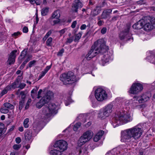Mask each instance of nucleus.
I'll return each mask as SVG.
<instances>
[{
    "label": "nucleus",
    "instance_id": "1",
    "mask_svg": "<svg viewBox=\"0 0 155 155\" xmlns=\"http://www.w3.org/2000/svg\"><path fill=\"white\" fill-rule=\"evenodd\" d=\"M141 128L135 126L123 131L121 132V142H134L139 139L142 134Z\"/></svg>",
    "mask_w": 155,
    "mask_h": 155
},
{
    "label": "nucleus",
    "instance_id": "2",
    "mask_svg": "<svg viewBox=\"0 0 155 155\" xmlns=\"http://www.w3.org/2000/svg\"><path fill=\"white\" fill-rule=\"evenodd\" d=\"M108 47L106 46L103 39H100L94 42L91 49L85 56L87 60H90L98 53H104L108 50Z\"/></svg>",
    "mask_w": 155,
    "mask_h": 155
},
{
    "label": "nucleus",
    "instance_id": "3",
    "mask_svg": "<svg viewBox=\"0 0 155 155\" xmlns=\"http://www.w3.org/2000/svg\"><path fill=\"white\" fill-rule=\"evenodd\" d=\"M132 120V117L128 114H120L115 116L112 120L113 123L116 124L115 127L119 125L125 124L131 121Z\"/></svg>",
    "mask_w": 155,
    "mask_h": 155
},
{
    "label": "nucleus",
    "instance_id": "4",
    "mask_svg": "<svg viewBox=\"0 0 155 155\" xmlns=\"http://www.w3.org/2000/svg\"><path fill=\"white\" fill-rule=\"evenodd\" d=\"M60 80L64 84L73 83L76 81L75 76L74 73L69 71L67 73H64L60 75Z\"/></svg>",
    "mask_w": 155,
    "mask_h": 155
},
{
    "label": "nucleus",
    "instance_id": "5",
    "mask_svg": "<svg viewBox=\"0 0 155 155\" xmlns=\"http://www.w3.org/2000/svg\"><path fill=\"white\" fill-rule=\"evenodd\" d=\"M143 29L149 31L155 28V18L150 17H145L143 18Z\"/></svg>",
    "mask_w": 155,
    "mask_h": 155
},
{
    "label": "nucleus",
    "instance_id": "6",
    "mask_svg": "<svg viewBox=\"0 0 155 155\" xmlns=\"http://www.w3.org/2000/svg\"><path fill=\"white\" fill-rule=\"evenodd\" d=\"M93 132L88 130L83 134L81 137L78 142V146H80L84 144L86 142L90 140L93 135Z\"/></svg>",
    "mask_w": 155,
    "mask_h": 155
},
{
    "label": "nucleus",
    "instance_id": "7",
    "mask_svg": "<svg viewBox=\"0 0 155 155\" xmlns=\"http://www.w3.org/2000/svg\"><path fill=\"white\" fill-rule=\"evenodd\" d=\"M113 107V105L111 104H108L105 106L100 111L98 117L101 119H104L109 116L112 111Z\"/></svg>",
    "mask_w": 155,
    "mask_h": 155
},
{
    "label": "nucleus",
    "instance_id": "8",
    "mask_svg": "<svg viewBox=\"0 0 155 155\" xmlns=\"http://www.w3.org/2000/svg\"><path fill=\"white\" fill-rule=\"evenodd\" d=\"M95 96L96 99L99 101H105L108 97L105 91L101 88H98L95 91Z\"/></svg>",
    "mask_w": 155,
    "mask_h": 155
},
{
    "label": "nucleus",
    "instance_id": "9",
    "mask_svg": "<svg viewBox=\"0 0 155 155\" xmlns=\"http://www.w3.org/2000/svg\"><path fill=\"white\" fill-rule=\"evenodd\" d=\"M56 107L55 104L53 103L47 104L43 108L42 112L44 114L48 115L56 113Z\"/></svg>",
    "mask_w": 155,
    "mask_h": 155
},
{
    "label": "nucleus",
    "instance_id": "10",
    "mask_svg": "<svg viewBox=\"0 0 155 155\" xmlns=\"http://www.w3.org/2000/svg\"><path fill=\"white\" fill-rule=\"evenodd\" d=\"M53 147L58 148L61 151L63 152L67 150L68 147V143L64 140H60L55 142L53 145Z\"/></svg>",
    "mask_w": 155,
    "mask_h": 155
},
{
    "label": "nucleus",
    "instance_id": "11",
    "mask_svg": "<svg viewBox=\"0 0 155 155\" xmlns=\"http://www.w3.org/2000/svg\"><path fill=\"white\" fill-rule=\"evenodd\" d=\"M130 27L129 25H127L125 26L123 30L121 31L119 34V37L120 40L126 39L129 40L130 39L128 38L130 34L129 32Z\"/></svg>",
    "mask_w": 155,
    "mask_h": 155
},
{
    "label": "nucleus",
    "instance_id": "12",
    "mask_svg": "<svg viewBox=\"0 0 155 155\" xmlns=\"http://www.w3.org/2000/svg\"><path fill=\"white\" fill-rule=\"evenodd\" d=\"M133 99L134 101H137L136 102L133 103V105L135 106H137L138 105V102L140 103H144L149 100V97L146 94H143L141 96L139 97H135Z\"/></svg>",
    "mask_w": 155,
    "mask_h": 155
},
{
    "label": "nucleus",
    "instance_id": "13",
    "mask_svg": "<svg viewBox=\"0 0 155 155\" xmlns=\"http://www.w3.org/2000/svg\"><path fill=\"white\" fill-rule=\"evenodd\" d=\"M143 89V86L141 84L138 83H134L130 88L129 92L132 94H136L140 92Z\"/></svg>",
    "mask_w": 155,
    "mask_h": 155
},
{
    "label": "nucleus",
    "instance_id": "14",
    "mask_svg": "<svg viewBox=\"0 0 155 155\" xmlns=\"http://www.w3.org/2000/svg\"><path fill=\"white\" fill-rule=\"evenodd\" d=\"M17 52L16 50H14L10 54L7 62L10 65L13 64L15 62L16 57V53Z\"/></svg>",
    "mask_w": 155,
    "mask_h": 155
},
{
    "label": "nucleus",
    "instance_id": "15",
    "mask_svg": "<svg viewBox=\"0 0 155 155\" xmlns=\"http://www.w3.org/2000/svg\"><path fill=\"white\" fill-rule=\"evenodd\" d=\"M83 6L82 3L79 0H75L72 5L73 10L77 12L78 9L81 8Z\"/></svg>",
    "mask_w": 155,
    "mask_h": 155
},
{
    "label": "nucleus",
    "instance_id": "16",
    "mask_svg": "<svg viewBox=\"0 0 155 155\" xmlns=\"http://www.w3.org/2000/svg\"><path fill=\"white\" fill-rule=\"evenodd\" d=\"M53 96L54 94L53 92L49 91L46 92L42 99H44V101L47 103L53 97Z\"/></svg>",
    "mask_w": 155,
    "mask_h": 155
},
{
    "label": "nucleus",
    "instance_id": "17",
    "mask_svg": "<svg viewBox=\"0 0 155 155\" xmlns=\"http://www.w3.org/2000/svg\"><path fill=\"white\" fill-rule=\"evenodd\" d=\"M143 18L140 20L133 25V28L134 29H140L143 28Z\"/></svg>",
    "mask_w": 155,
    "mask_h": 155
},
{
    "label": "nucleus",
    "instance_id": "18",
    "mask_svg": "<svg viewBox=\"0 0 155 155\" xmlns=\"http://www.w3.org/2000/svg\"><path fill=\"white\" fill-rule=\"evenodd\" d=\"M112 11V10L111 9L104 10L101 15V18L103 19H106L108 18H110Z\"/></svg>",
    "mask_w": 155,
    "mask_h": 155
},
{
    "label": "nucleus",
    "instance_id": "19",
    "mask_svg": "<svg viewBox=\"0 0 155 155\" xmlns=\"http://www.w3.org/2000/svg\"><path fill=\"white\" fill-rule=\"evenodd\" d=\"M111 58V56L107 54L104 55L101 58V63L102 65L104 66L106 63L109 62Z\"/></svg>",
    "mask_w": 155,
    "mask_h": 155
},
{
    "label": "nucleus",
    "instance_id": "20",
    "mask_svg": "<svg viewBox=\"0 0 155 155\" xmlns=\"http://www.w3.org/2000/svg\"><path fill=\"white\" fill-rule=\"evenodd\" d=\"M104 132L103 130H100L94 136V140L95 142H97L101 138Z\"/></svg>",
    "mask_w": 155,
    "mask_h": 155
},
{
    "label": "nucleus",
    "instance_id": "21",
    "mask_svg": "<svg viewBox=\"0 0 155 155\" xmlns=\"http://www.w3.org/2000/svg\"><path fill=\"white\" fill-rule=\"evenodd\" d=\"M60 16V11L58 10L54 11L52 13L49 20H51L55 18H59Z\"/></svg>",
    "mask_w": 155,
    "mask_h": 155
},
{
    "label": "nucleus",
    "instance_id": "22",
    "mask_svg": "<svg viewBox=\"0 0 155 155\" xmlns=\"http://www.w3.org/2000/svg\"><path fill=\"white\" fill-rule=\"evenodd\" d=\"M79 155H87V148L85 146L80 148L78 149Z\"/></svg>",
    "mask_w": 155,
    "mask_h": 155
},
{
    "label": "nucleus",
    "instance_id": "23",
    "mask_svg": "<svg viewBox=\"0 0 155 155\" xmlns=\"http://www.w3.org/2000/svg\"><path fill=\"white\" fill-rule=\"evenodd\" d=\"M62 152L58 148H54L50 151V153L51 155H62Z\"/></svg>",
    "mask_w": 155,
    "mask_h": 155
},
{
    "label": "nucleus",
    "instance_id": "24",
    "mask_svg": "<svg viewBox=\"0 0 155 155\" xmlns=\"http://www.w3.org/2000/svg\"><path fill=\"white\" fill-rule=\"evenodd\" d=\"M101 7L100 6H97L95 8L92 10L91 12V15L94 16H95L98 15L101 10Z\"/></svg>",
    "mask_w": 155,
    "mask_h": 155
},
{
    "label": "nucleus",
    "instance_id": "25",
    "mask_svg": "<svg viewBox=\"0 0 155 155\" xmlns=\"http://www.w3.org/2000/svg\"><path fill=\"white\" fill-rule=\"evenodd\" d=\"M147 59L152 63L155 64V54L153 52L151 51L150 55L147 57Z\"/></svg>",
    "mask_w": 155,
    "mask_h": 155
},
{
    "label": "nucleus",
    "instance_id": "26",
    "mask_svg": "<svg viewBox=\"0 0 155 155\" xmlns=\"http://www.w3.org/2000/svg\"><path fill=\"white\" fill-rule=\"evenodd\" d=\"M38 90V88L36 87L34 88L31 91V96L33 99H35L37 97V91Z\"/></svg>",
    "mask_w": 155,
    "mask_h": 155
},
{
    "label": "nucleus",
    "instance_id": "27",
    "mask_svg": "<svg viewBox=\"0 0 155 155\" xmlns=\"http://www.w3.org/2000/svg\"><path fill=\"white\" fill-rule=\"evenodd\" d=\"M43 100L41 98L40 101L37 103L36 106L37 107L40 108L44 104L47 103V102Z\"/></svg>",
    "mask_w": 155,
    "mask_h": 155
},
{
    "label": "nucleus",
    "instance_id": "28",
    "mask_svg": "<svg viewBox=\"0 0 155 155\" xmlns=\"http://www.w3.org/2000/svg\"><path fill=\"white\" fill-rule=\"evenodd\" d=\"M3 106L5 107L10 110L13 109L14 108V107L12 104L8 102L5 103L3 104Z\"/></svg>",
    "mask_w": 155,
    "mask_h": 155
},
{
    "label": "nucleus",
    "instance_id": "29",
    "mask_svg": "<svg viewBox=\"0 0 155 155\" xmlns=\"http://www.w3.org/2000/svg\"><path fill=\"white\" fill-rule=\"evenodd\" d=\"M25 139L27 141H31L32 139V134L31 133L29 132L25 134Z\"/></svg>",
    "mask_w": 155,
    "mask_h": 155
},
{
    "label": "nucleus",
    "instance_id": "30",
    "mask_svg": "<svg viewBox=\"0 0 155 155\" xmlns=\"http://www.w3.org/2000/svg\"><path fill=\"white\" fill-rule=\"evenodd\" d=\"M55 19L53 20H49V21L51 24L54 25L57 24L59 23L60 22L61 20L59 18H55Z\"/></svg>",
    "mask_w": 155,
    "mask_h": 155
},
{
    "label": "nucleus",
    "instance_id": "31",
    "mask_svg": "<svg viewBox=\"0 0 155 155\" xmlns=\"http://www.w3.org/2000/svg\"><path fill=\"white\" fill-rule=\"evenodd\" d=\"M82 34V31H80L75 35V37L74 39L75 42H78L79 41V40L81 38Z\"/></svg>",
    "mask_w": 155,
    "mask_h": 155
},
{
    "label": "nucleus",
    "instance_id": "32",
    "mask_svg": "<svg viewBox=\"0 0 155 155\" xmlns=\"http://www.w3.org/2000/svg\"><path fill=\"white\" fill-rule=\"evenodd\" d=\"M49 11V8L48 7H45L43 8L41 11V15L44 16L47 15Z\"/></svg>",
    "mask_w": 155,
    "mask_h": 155
},
{
    "label": "nucleus",
    "instance_id": "33",
    "mask_svg": "<svg viewBox=\"0 0 155 155\" xmlns=\"http://www.w3.org/2000/svg\"><path fill=\"white\" fill-rule=\"evenodd\" d=\"M29 119L28 118L25 119L23 122V126L25 128H28L29 126Z\"/></svg>",
    "mask_w": 155,
    "mask_h": 155
},
{
    "label": "nucleus",
    "instance_id": "34",
    "mask_svg": "<svg viewBox=\"0 0 155 155\" xmlns=\"http://www.w3.org/2000/svg\"><path fill=\"white\" fill-rule=\"evenodd\" d=\"M27 54V51L25 50H23L21 52V54L20 57L18 58V59L20 60V59H22L25 57Z\"/></svg>",
    "mask_w": 155,
    "mask_h": 155
},
{
    "label": "nucleus",
    "instance_id": "35",
    "mask_svg": "<svg viewBox=\"0 0 155 155\" xmlns=\"http://www.w3.org/2000/svg\"><path fill=\"white\" fill-rule=\"evenodd\" d=\"M81 125V124L80 123L78 122L76 124L73 128L74 130L75 131L77 130L79 128Z\"/></svg>",
    "mask_w": 155,
    "mask_h": 155
},
{
    "label": "nucleus",
    "instance_id": "36",
    "mask_svg": "<svg viewBox=\"0 0 155 155\" xmlns=\"http://www.w3.org/2000/svg\"><path fill=\"white\" fill-rule=\"evenodd\" d=\"M52 41V38L51 37H49L47 41V45L48 46H51V45Z\"/></svg>",
    "mask_w": 155,
    "mask_h": 155
},
{
    "label": "nucleus",
    "instance_id": "37",
    "mask_svg": "<svg viewBox=\"0 0 155 155\" xmlns=\"http://www.w3.org/2000/svg\"><path fill=\"white\" fill-rule=\"evenodd\" d=\"M74 40V37L72 36L69 37V38H67V40L66 41V43H70L72 42Z\"/></svg>",
    "mask_w": 155,
    "mask_h": 155
},
{
    "label": "nucleus",
    "instance_id": "38",
    "mask_svg": "<svg viewBox=\"0 0 155 155\" xmlns=\"http://www.w3.org/2000/svg\"><path fill=\"white\" fill-rule=\"evenodd\" d=\"M0 111L2 113L6 114L8 112V110L7 109H5L4 107H2L0 109Z\"/></svg>",
    "mask_w": 155,
    "mask_h": 155
},
{
    "label": "nucleus",
    "instance_id": "39",
    "mask_svg": "<svg viewBox=\"0 0 155 155\" xmlns=\"http://www.w3.org/2000/svg\"><path fill=\"white\" fill-rule=\"evenodd\" d=\"M32 56L31 55H29L27 58L23 62V64H25L31 59Z\"/></svg>",
    "mask_w": 155,
    "mask_h": 155
},
{
    "label": "nucleus",
    "instance_id": "40",
    "mask_svg": "<svg viewBox=\"0 0 155 155\" xmlns=\"http://www.w3.org/2000/svg\"><path fill=\"white\" fill-rule=\"evenodd\" d=\"M15 82V84L17 87L18 88V86L19 85V84L20 83V80L18 78H17L16 80L14 81Z\"/></svg>",
    "mask_w": 155,
    "mask_h": 155
},
{
    "label": "nucleus",
    "instance_id": "41",
    "mask_svg": "<svg viewBox=\"0 0 155 155\" xmlns=\"http://www.w3.org/2000/svg\"><path fill=\"white\" fill-rule=\"evenodd\" d=\"M21 147V144H15L13 147V148L15 150H18L20 149Z\"/></svg>",
    "mask_w": 155,
    "mask_h": 155
},
{
    "label": "nucleus",
    "instance_id": "42",
    "mask_svg": "<svg viewBox=\"0 0 155 155\" xmlns=\"http://www.w3.org/2000/svg\"><path fill=\"white\" fill-rule=\"evenodd\" d=\"M67 29L65 28L58 31V32L60 34V36H61L67 30Z\"/></svg>",
    "mask_w": 155,
    "mask_h": 155
},
{
    "label": "nucleus",
    "instance_id": "43",
    "mask_svg": "<svg viewBox=\"0 0 155 155\" xmlns=\"http://www.w3.org/2000/svg\"><path fill=\"white\" fill-rule=\"evenodd\" d=\"M20 95L21 96V98L22 100H24L26 97V95L24 91H21L20 93Z\"/></svg>",
    "mask_w": 155,
    "mask_h": 155
},
{
    "label": "nucleus",
    "instance_id": "44",
    "mask_svg": "<svg viewBox=\"0 0 155 155\" xmlns=\"http://www.w3.org/2000/svg\"><path fill=\"white\" fill-rule=\"evenodd\" d=\"M8 91L5 88L0 94V97H2L4 95L6 94Z\"/></svg>",
    "mask_w": 155,
    "mask_h": 155
},
{
    "label": "nucleus",
    "instance_id": "45",
    "mask_svg": "<svg viewBox=\"0 0 155 155\" xmlns=\"http://www.w3.org/2000/svg\"><path fill=\"white\" fill-rule=\"evenodd\" d=\"M24 100H22L21 101H19V109H22V108L23 107L24 103Z\"/></svg>",
    "mask_w": 155,
    "mask_h": 155
},
{
    "label": "nucleus",
    "instance_id": "46",
    "mask_svg": "<svg viewBox=\"0 0 155 155\" xmlns=\"http://www.w3.org/2000/svg\"><path fill=\"white\" fill-rule=\"evenodd\" d=\"M36 62V61L35 60H33L30 61L28 63V66L29 67L31 68L32 66Z\"/></svg>",
    "mask_w": 155,
    "mask_h": 155
},
{
    "label": "nucleus",
    "instance_id": "47",
    "mask_svg": "<svg viewBox=\"0 0 155 155\" xmlns=\"http://www.w3.org/2000/svg\"><path fill=\"white\" fill-rule=\"evenodd\" d=\"M46 73L44 71H42V72L41 73L39 76L38 80H40L45 75Z\"/></svg>",
    "mask_w": 155,
    "mask_h": 155
},
{
    "label": "nucleus",
    "instance_id": "48",
    "mask_svg": "<svg viewBox=\"0 0 155 155\" xmlns=\"http://www.w3.org/2000/svg\"><path fill=\"white\" fill-rule=\"evenodd\" d=\"M26 86V84H25L23 83H22L20 82L19 85L18 86V88L22 89L24 88Z\"/></svg>",
    "mask_w": 155,
    "mask_h": 155
},
{
    "label": "nucleus",
    "instance_id": "49",
    "mask_svg": "<svg viewBox=\"0 0 155 155\" xmlns=\"http://www.w3.org/2000/svg\"><path fill=\"white\" fill-rule=\"evenodd\" d=\"M146 3L145 0H141L137 2V3L138 4H144Z\"/></svg>",
    "mask_w": 155,
    "mask_h": 155
},
{
    "label": "nucleus",
    "instance_id": "50",
    "mask_svg": "<svg viewBox=\"0 0 155 155\" xmlns=\"http://www.w3.org/2000/svg\"><path fill=\"white\" fill-rule=\"evenodd\" d=\"M42 91L41 89H40L38 92V94L37 95V98L38 99H39L41 97V94Z\"/></svg>",
    "mask_w": 155,
    "mask_h": 155
},
{
    "label": "nucleus",
    "instance_id": "51",
    "mask_svg": "<svg viewBox=\"0 0 155 155\" xmlns=\"http://www.w3.org/2000/svg\"><path fill=\"white\" fill-rule=\"evenodd\" d=\"M64 52V50L63 49H62L58 52L57 54V55L58 56H61Z\"/></svg>",
    "mask_w": 155,
    "mask_h": 155
},
{
    "label": "nucleus",
    "instance_id": "52",
    "mask_svg": "<svg viewBox=\"0 0 155 155\" xmlns=\"http://www.w3.org/2000/svg\"><path fill=\"white\" fill-rule=\"evenodd\" d=\"M77 24V21H74L72 23L71 27L73 28H74Z\"/></svg>",
    "mask_w": 155,
    "mask_h": 155
},
{
    "label": "nucleus",
    "instance_id": "53",
    "mask_svg": "<svg viewBox=\"0 0 155 155\" xmlns=\"http://www.w3.org/2000/svg\"><path fill=\"white\" fill-rule=\"evenodd\" d=\"M107 29L106 27L103 28L101 30V32L103 34H105L107 31Z\"/></svg>",
    "mask_w": 155,
    "mask_h": 155
},
{
    "label": "nucleus",
    "instance_id": "54",
    "mask_svg": "<svg viewBox=\"0 0 155 155\" xmlns=\"http://www.w3.org/2000/svg\"><path fill=\"white\" fill-rule=\"evenodd\" d=\"M51 65L47 66L44 70L43 71L47 73L48 70L51 68Z\"/></svg>",
    "mask_w": 155,
    "mask_h": 155
},
{
    "label": "nucleus",
    "instance_id": "55",
    "mask_svg": "<svg viewBox=\"0 0 155 155\" xmlns=\"http://www.w3.org/2000/svg\"><path fill=\"white\" fill-rule=\"evenodd\" d=\"M15 141L17 143H19L21 141V138L20 137H17L15 139Z\"/></svg>",
    "mask_w": 155,
    "mask_h": 155
},
{
    "label": "nucleus",
    "instance_id": "56",
    "mask_svg": "<svg viewBox=\"0 0 155 155\" xmlns=\"http://www.w3.org/2000/svg\"><path fill=\"white\" fill-rule=\"evenodd\" d=\"M5 129L0 130V136H1L2 135L5 133Z\"/></svg>",
    "mask_w": 155,
    "mask_h": 155
},
{
    "label": "nucleus",
    "instance_id": "57",
    "mask_svg": "<svg viewBox=\"0 0 155 155\" xmlns=\"http://www.w3.org/2000/svg\"><path fill=\"white\" fill-rule=\"evenodd\" d=\"M103 23H104V21L102 20H101L98 21L97 23V24L99 26H101L103 25Z\"/></svg>",
    "mask_w": 155,
    "mask_h": 155
},
{
    "label": "nucleus",
    "instance_id": "58",
    "mask_svg": "<svg viewBox=\"0 0 155 155\" xmlns=\"http://www.w3.org/2000/svg\"><path fill=\"white\" fill-rule=\"evenodd\" d=\"M86 28V25L85 24H83L80 27V29L81 30H84Z\"/></svg>",
    "mask_w": 155,
    "mask_h": 155
},
{
    "label": "nucleus",
    "instance_id": "59",
    "mask_svg": "<svg viewBox=\"0 0 155 155\" xmlns=\"http://www.w3.org/2000/svg\"><path fill=\"white\" fill-rule=\"evenodd\" d=\"M23 31L24 33H27L28 31V28L26 27H24L23 29Z\"/></svg>",
    "mask_w": 155,
    "mask_h": 155
},
{
    "label": "nucleus",
    "instance_id": "60",
    "mask_svg": "<svg viewBox=\"0 0 155 155\" xmlns=\"http://www.w3.org/2000/svg\"><path fill=\"white\" fill-rule=\"evenodd\" d=\"M15 82H13L11 85V87H12V88L13 89H15V88L17 87L15 83Z\"/></svg>",
    "mask_w": 155,
    "mask_h": 155
},
{
    "label": "nucleus",
    "instance_id": "61",
    "mask_svg": "<svg viewBox=\"0 0 155 155\" xmlns=\"http://www.w3.org/2000/svg\"><path fill=\"white\" fill-rule=\"evenodd\" d=\"M1 129H5L4 127V124L2 123H0V130Z\"/></svg>",
    "mask_w": 155,
    "mask_h": 155
},
{
    "label": "nucleus",
    "instance_id": "62",
    "mask_svg": "<svg viewBox=\"0 0 155 155\" xmlns=\"http://www.w3.org/2000/svg\"><path fill=\"white\" fill-rule=\"evenodd\" d=\"M12 88V87H11V85H8L5 88L8 91L10 90Z\"/></svg>",
    "mask_w": 155,
    "mask_h": 155
},
{
    "label": "nucleus",
    "instance_id": "63",
    "mask_svg": "<svg viewBox=\"0 0 155 155\" xmlns=\"http://www.w3.org/2000/svg\"><path fill=\"white\" fill-rule=\"evenodd\" d=\"M25 1H28L31 4H33L35 2V0H25Z\"/></svg>",
    "mask_w": 155,
    "mask_h": 155
},
{
    "label": "nucleus",
    "instance_id": "64",
    "mask_svg": "<svg viewBox=\"0 0 155 155\" xmlns=\"http://www.w3.org/2000/svg\"><path fill=\"white\" fill-rule=\"evenodd\" d=\"M51 31H48L46 34L45 35L48 37L51 34Z\"/></svg>",
    "mask_w": 155,
    "mask_h": 155
}]
</instances>
